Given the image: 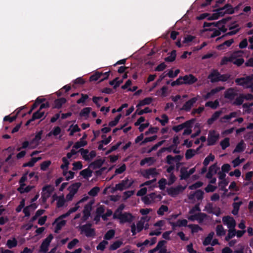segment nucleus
<instances>
[{
    "label": "nucleus",
    "instance_id": "obj_1",
    "mask_svg": "<svg viewBox=\"0 0 253 253\" xmlns=\"http://www.w3.org/2000/svg\"><path fill=\"white\" fill-rule=\"evenodd\" d=\"M113 218L120 220L121 224H124L126 222L131 223L134 219V216L130 212H124L123 213H114L113 214Z\"/></svg>",
    "mask_w": 253,
    "mask_h": 253
},
{
    "label": "nucleus",
    "instance_id": "obj_2",
    "mask_svg": "<svg viewBox=\"0 0 253 253\" xmlns=\"http://www.w3.org/2000/svg\"><path fill=\"white\" fill-rule=\"evenodd\" d=\"M235 82L238 85L246 87L253 82V74L246 76L245 77L236 78L235 80Z\"/></svg>",
    "mask_w": 253,
    "mask_h": 253
},
{
    "label": "nucleus",
    "instance_id": "obj_3",
    "mask_svg": "<svg viewBox=\"0 0 253 253\" xmlns=\"http://www.w3.org/2000/svg\"><path fill=\"white\" fill-rule=\"evenodd\" d=\"M91 224L88 223L80 227L81 231L84 232L87 237H93L95 235V229L91 228Z\"/></svg>",
    "mask_w": 253,
    "mask_h": 253
},
{
    "label": "nucleus",
    "instance_id": "obj_4",
    "mask_svg": "<svg viewBox=\"0 0 253 253\" xmlns=\"http://www.w3.org/2000/svg\"><path fill=\"white\" fill-rule=\"evenodd\" d=\"M54 190V188L51 185H46L43 187L42 198L43 202H46L47 199L50 197Z\"/></svg>",
    "mask_w": 253,
    "mask_h": 253
},
{
    "label": "nucleus",
    "instance_id": "obj_5",
    "mask_svg": "<svg viewBox=\"0 0 253 253\" xmlns=\"http://www.w3.org/2000/svg\"><path fill=\"white\" fill-rule=\"evenodd\" d=\"M243 53L242 50H238L234 52L229 57H224L221 61V65L227 64L228 62H232L233 60L235 59L237 57L241 56Z\"/></svg>",
    "mask_w": 253,
    "mask_h": 253
},
{
    "label": "nucleus",
    "instance_id": "obj_6",
    "mask_svg": "<svg viewBox=\"0 0 253 253\" xmlns=\"http://www.w3.org/2000/svg\"><path fill=\"white\" fill-rule=\"evenodd\" d=\"M186 188V186H182L178 185L175 187H170L168 189L167 192L169 195L172 197H174L181 192H182Z\"/></svg>",
    "mask_w": 253,
    "mask_h": 253
},
{
    "label": "nucleus",
    "instance_id": "obj_7",
    "mask_svg": "<svg viewBox=\"0 0 253 253\" xmlns=\"http://www.w3.org/2000/svg\"><path fill=\"white\" fill-rule=\"evenodd\" d=\"M53 238V235L50 234L42 241L40 246V251L41 252L46 253L48 251V247Z\"/></svg>",
    "mask_w": 253,
    "mask_h": 253
},
{
    "label": "nucleus",
    "instance_id": "obj_8",
    "mask_svg": "<svg viewBox=\"0 0 253 253\" xmlns=\"http://www.w3.org/2000/svg\"><path fill=\"white\" fill-rule=\"evenodd\" d=\"M132 184L133 181H129L128 178H126L118 184H116V189H119V191H123L124 189L129 188Z\"/></svg>",
    "mask_w": 253,
    "mask_h": 253
},
{
    "label": "nucleus",
    "instance_id": "obj_9",
    "mask_svg": "<svg viewBox=\"0 0 253 253\" xmlns=\"http://www.w3.org/2000/svg\"><path fill=\"white\" fill-rule=\"evenodd\" d=\"M222 221L224 225H226L228 228H235L236 222L234 218L227 215L223 217Z\"/></svg>",
    "mask_w": 253,
    "mask_h": 253
},
{
    "label": "nucleus",
    "instance_id": "obj_10",
    "mask_svg": "<svg viewBox=\"0 0 253 253\" xmlns=\"http://www.w3.org/2000/svg\"><path fill=\"white\" fill-rule=\"evenodd\" d=\"M92 204L93 202H90L84 206L83 211V216L82 217V220L83 221H85L87 220L90 216V212L92 210Z\"/></svg>",
    "mask_w": 253,
    "mask_h": 253
},
{
    "label": "nucleus",
    "instance_id": "obj_11",
    "mask_svg": "<svg viewBox=\"0 0 253 253\" xmlns=\"http://www.w3.org/2000/svg\"><path fill=\"white\" fill-rule=\"evenodd\" d=\"M198 98L197 97H193L186 101L183 105L181 110H184L186 112H189L191 108L193 106L194 104L197 102Z\"/></svg>",
    "mask_w": 253,
    "mask_h": 253
},
{
    "label": "nucleus",
    "instance_id": "obj_12",
    "mask_svg": "<svg viewBox=\"0 0 253 253\" xmlns=\"http://www.w3.org/2000/svg\"><path fill=\"white\" fill-rule=\"evenodd\" d=\"M144 222L142 221H139L137 224L136 226L134 223H133L131 225V232L133 236H134L136 234V230H137V232H141L144 228Z\"/></svg>",
    "mask_w": 253,
    "mask_h": 253
},
{
    "label": "nucleus",
    "instance_id": "obj_13",
    "mask_svg": "<svg viewBox=\"0 0 253 253\" xmlns=\"http://www.w3.org/2000/svg\"><path fill=\"white\" fill-rule=\"evenodd\" d=\"M230 19V17L223 18L222 19L216 22H205L203 24V27L206 28L208 27L209 28H211V27L213 26V27H218V24H225L227 21H228Z\"/></svg>",
    "mask_w": 253,
    "mask_h": 253
},
{
    "label": "nucleus",
    "instance_id": "obj_14",
    "mask_svg": "<svg viewBox=\"0 0 253 253\" xmlns=\"http://www.w3.org/2000/svg\"><path fill=\"white\" fill-rule=\"evenodd\" d=\"M183 84H192L197 81V79L192 74H189L182 77Z\"/></svg>",
    "mask_w": 253,
    "mask_h": 253
},
{
    "label": "nucleus",
    "instance_id": "obj_15",
    "mask_svg": "<svg viewBox=\"0 0 253 253\" xmlns=\"http://www.w3.org/2000/svg\"><path fill=\"white\" fill-rule=\"evenodd\" d=\"M229 29L230 30H231V31L225 33L224 35H223L221 37L218 38L216 39V41L222 39V38H223L226 36L234 35L236 34L240 30V28H239L238 24H236L234 26L229 27Z\"/></svg>",
    "mask_w": 253,
    "mask_h": 253
},
{
    "label": "nucleus",
    "instance_id": "obj_16",
    "mask_svg": "<svg viewBox=\"0 0 253 253\" xmlns=\"http://www.w3.org/2000/svg\"><path fill=\"white\" fill-rule=\"evenodd\" d=\"M237 95V93L235 89L233 87H230L227 89L224 93V97L225 98L233 100L235 96Z\"/></svg>",
    "mask_w": 253,
    "mask_h": 253
},
{
    "label": "nucleus",
    "instance_id": "obj_17",
    "mask_svg": "<svg viewBox=\"0 0 253 253\" xmlns=\"http://www.w3.org/2000/svg\"><path fill=\"white\" fill-rule=\"evenodd\" d=\"M220 73L216 69H213L211 71L210 74L208 76V79L210 80L212 83L218 82V81H214L219 79Z\"/></svg>",
    "mask_w": 253,
    "mask_h": 253
},
{
    "label": "nucleus",
    "instance_id": "obj_18",
    "mask_svg": "<svg viewBox=\"0 0 253 253\" xmlns=\"http://www.w3.org/2000/svg\"><path fill=\"white\" fill-rule=\"evenodd\" d=\"M222 112L221 111H217L215 112L211 116V118L208 119L207 123L209 125H212L214 121L217 120L219 116L221 115Z\"/></svg>",
    "mask_w": 253,
    "mask_h": 253
},
{
    "label": "nucleus",
    "instance_id": "obj_19",
    "mask_svg": "<svg viewBox=\"0 0 253 253\" xmlns=\"http://www.w3.org/2000/svg\"><path fill=\"white\" fill-rule=\"evenodd\" d=\"M158 173L156 172V169L155 168H150L149 169H146L144 171V172L143 174V176L145 178L149 179L150 175L155 176Z\"/></svg>",
    "mask_w": 253,
    "mask_h": 253
},
{
    "label": "nucleus",
    "instance_id": "obj_20",
    "mask_svg": "<svg viewBox=\"0 0 253 253\" xmlns=\"http://www.w3.org/2000/svg\"><path fill=\"white\" fill-rule=\"evenodd\" d=\"M104 163V160L101 159H97L95 160L94 162H92L89 167L92 168L93 169H96L100 168Z\"/></svg>",
    "mask_w": 253,
    "mask_h": 253
},
{
    "label": "nucleus",
    "instance_id": "obj_21",
    "mask_svg": "<svg viewBox=\"0 0 253 253\" xmlns=\"http://www.w3.org/2000/svg\"><path fill=\"white\" fill-rule=\"evenodd\" d=\"M190 121H186L184 123L177 126H175L172 127V130L176 132H178L185 128V127H188L189 126Z\"/></svg>",
    "mask_w": 253,
    "mask_h": 253
},
{
    "label": "nucleus",
    "instance_id": "obj_22",
    "mask_svg": "<svg viewBox=\"0 0 253 253\" xmlns=\"http://www.w3.org/2000/svg\"><path fill=\"white\" fill-rule=\"evenodd\" d=\"M81 186V183L80 182H76L70 186V193H72L71 198H73L74 195L78 192Z\"/></svg>",
    "mask_w": 253,
    "mask_h": 253
},
{
    "label": "nucleus",
    "instance_id": "obj_23",
    "mask_svg": "<svg viewBox=\"0 0 253 253\" xmlns=\"http://www.w3.org/2000/svg\"><path fill=\"white\" fill-rule=\"evenodd\" d=\"M218 138V135H216L214 134H209L208 138V145H213Z\"/></svg>",
    "mask_w": 253,
    "mask_h": 253
},
{
    "label": "nucleus",
    "instance_id": "obj_24",
    "mask_svg": "<svg viewBox=\"0 0 253 253\" xmlns=\"http://www.w3.org/2000/svg\"><path fill=\"white\" fill-rule=\"evenodd\" d=\"M153 101L152 97H146L142 100H140L138 104L136 105V107H140L146 105H149Z\"/></svg>",
    "mask_w": 253,
    "mask_h": 253
},
{
    "label": "nucleus",
    "instance_id": "obj_25",
    "mask_svg": "<svg viewBox=\"0 0 253 253\" xmlns=\"http://www.w3.org/2000/svg\"><path fill=\"white\" fill-rule=\"evenodd\" d=\"M66 99L63 97L57 99L54 101V108L60 109L61 108L63 104L66 103Z\"/></svg>",
    "mask_w": 253,
    "mask_h": 253
},
{
    "label": "nucleus",
    "instance_id": "obj_26",
    "mask_svg": "<svg viewBox=\"0 0 253 253\" xmlns=\"http://www.w3.org/2000/svg\"><path fill=\"white\" fill-rule=\"evenodd\" d=\"M220 10H225V13L227 14L234 13V8L229 3L226 4L223 7L220 8Z\"/></svg>",
    "mask_w": 253,
    "mask_h": 253
},
{
    "label": "nucleus",
    "instance_id": "obj_27",
    "mask_svg": "<svg viewBox=\"0 0 253 253\" xmlns=\"http://www.w3.org/2000/svg\"><path fill=\"white\" fill-rule=\"evenodd\" d=\"M180 177L181 180H183V179L186 180L187 178H188L189 177V176H190L188 171L187 170V168H186L185 167H182L180 169Z\"/></svg>",
    "mask_w": 253,
    "mask_h": 253
},
{
    "label": "nucleus",
    "instance_id": "obj_28",
    "mask_svg": "<svg viewBox=\"0 0 253 253\" xmlns=\"http://www.w3.org/2000/svg\"><path fill=\"white\" fill-rule=\"evenodd\" d=\"M245 149V145L243 141V140H241L238 144L236 145L234 150V153H241L243 152Z\"/></svg>",
    "mask_w": 253,
    "mask_h": 253
},
{
    "label": "nucleus",
    "instance_id": "obj_29",
    "mask_svg": "<svg viewBox=\"0 0 253 253\" xmlns=\"http://www.w3.org/2000/svg\"><path fill=\"white\" fill-rule=\"evenodd\" d=\"M236 234V230L235 228H229L228 231L227 235L225 237V240L226 241H229L232 238H233Z\"/></svg>",
    "mask_w": 253,
    "mask_h": 253
},
{
    "label": "nucleus",
    "instance_id": "obj_30",
    "mask_svg": "<svg viewBox=\"0 0 253 253\" xmlns=\"http://www.w3.org/2000/svg\"><path fill=\"white\" fill-rule=\"evenodd\" d=\"M243 204V202L242 201H240L238 202H234L233 203L232 206L233 207V210L232 211V213L235 215H237L240 209V207Z\"/></svg>",
    "mask_w": 253,
    "mask_h": 253
},
{
    "label": "nucleus",
    "instance_id": "obj_31",
    "mask_svg": "<svg viewBox=\"0 0 253 253\" xmlns=\"http://www.w3.org/2000/svg\"><path fill=\"white\" fill-rule=\"evenodd\" d=\"M234 40L233 39H230L229 40L226 41L223 43L218 45L217 46V49L218 50H223L225 48V46L229 47L231 45V44L233 43Z\"/></svg>",
    "mask_w": 253,
    "mask_h": 253
},
{
    "label": "nucleus",
    "instance_id": "obj_32",
    "mask_svg": "<svg viewBox=\"0 0 253 253\" xmlns=\"http://www.w3.org/2000/svg\"><path fill=\"white\" fill-rule=\"evenodd\" d=\"M41 159V157H34L32 158L30 161L27 163H24L23 165V167H32L34 166L35 164Z\"/></svg>",
    "mask_w": 253,
    "mask_h": 253
},
{
    "label": "nucleus",
    "instance_id": "obj_33",
    "mask_svg": "<svg viewBox=\"0 0 253 253\" xmlns=\"http://www.w3.org/2000/svg\"><path fill=\"white\" fill-rule=\"evenodd\" d=\"M219 105V102L217 100L214 101H209L206 103L205 106L209 107L212 109H216Z\"/></svg>",
    "mask_w": 253,
    "mask_h": 253
},
{
    "label": "nucleus",
    "instance_id": "obj_34",
    "mask_svg": "<svg viewBox=\"0 0 253 253\" xmlns=\"http://www.w3.org/2000/svg\"><path fill=\"white\" fill-rule=\"evenodd\" d=\"M92 170L87 168L81 171L80 174L84 178H88L92 176Z\"/></svg>",
    "mask_w": 253,
    "mask_h": 253
},
{
    "label": "nucleus",
    "instance_id": "obj_35",
    "mask_svg": "<svg viewBox=\"0 0 253 253\" xmlns=\"http://www.w3.org/2000/svg\"><path fill=\"white\" fill-rule=\"evenodd\" d=\"M216 233L217 236H222L225 235L226 231L222 225H217L216 227Z\"/></svg>",
    "mask_w": 253,
    "mask_h": 253
},
{
    "label": "nucleus",
    "instance_id": "obj_36",
    "mask_svg": "<svg viewBox=\"0 0 253 253\" xmlns=\"http://www.w3.org/2000/svg\"><path fill=\"white\" fill-rule=\"evenodd\" d=\"M44 111L38 110L33 114L32 120L35 121L36 119H41L44 116Z\"/></svg>",
    "mask_w": 253,
    "mask_h": 253
},
{
    "label": "nucleus",
    "instance_id": "obj_37",
    "mask_svg": "<svg viewBox=\"0 0 253 253\" xmlns=\"http://www.w3.org/2000/svg\"><path fill=\"white\" fill-rule=\"evenodd\" d=\"M123 242L121 241H116L111 244L109 247V250L110 251H114L119 248L122 245Z\"/></svg>",
    "mask_w": 253,
    "mask_h": 253
},
{
    "label": "nucleus",
    "instance_id": "obj_38",
    "mask_svg": "<svg viewBox=\"0 0 253 253\" xmlns=\"http://www.w3.org/2000/svg\"><path fill=\"white\" fill-rule=\"evenodd\" d=\"M91 110V108L90 107H85L83 108L80 113V116L81 117L87 118Z\"/></svg>",
    "mask_w": 253,
    "mask_h": 253
},
{
    "label": "nucleus",
    "instance_id": "obj_39",
    "mask_svg": "<svg viewBox=\"0 0 253 253\" xmlns=\"http://www.w3.org/2000/svg\"><path fill=\"white\" fill-rule=\"evenodd\" d=\"M102 73L99 72H95L93 75L89 77L90 82L96 81L102 77Z\"/></svg>",
    "mask_w": 253,
    "mask_h": 253
},
{
    "label": "nucleus",
    "instance_id": "obj_40",
    "mask_svg": "<svg viewBox=\"0 0 253 253\" xmlns=\"http://www.w3.org/2000/svg\"><path fill=\"white\" fill-rule=\"evenodd\" d=\"M60 221L56 222V225L55 228V232L58 233L59 231H60L62 228L65 225L66 223V221L65 220H60Z\"/></svg>",
    "mask_w": 253,
    "mask_h": 253
},
{
    "label": "nucleus",
    "instance_id": "obj_41",
    "mask_svg": "<svg viewBox=\"0 0 253 253\" xmlns=\"http://www.w3.org/2000/svg\"><path fill=\"white\" fill-rule=\"evenodd\" d=\"M196 154V151L194 149H188L185 153V159L189 160L191 159Z\"/></svg>",
    "mask_w": 253,
    "mask_h": 253
},
{
    "label": "nucleus",
    "instance_id": "obj_42",
    "mask_svg": "<svg viewBox=\"0 0 253 253\" xmlns=\"http://www.w3.org/2000/svg\"><path fill=\"white\" fill-rule=\"evenodd\" d=\"M21 109H21L19 110L18 111H17V112L15 114V115H14V116H13L12 117H10V116H5L4 117V118H3V121H8L10 123H11V122H13L17 118V117L18 115L19 114V113L21 111Z\"/></svg>",
    "mask_w": 253,
    "mask_h": 253
},
{
    "label": "nucleus",
    "instance_id": "obj_43",
    "mask_svg": "<svg viewBox=\"0 0 253 253\" xmlns=\"http://www.w3.org/2000/svg\"><path fill=\"white\" fill-rule=\"evenodd\" d=\"M161 117L163 119H160L159 117H157L156 120L158 121L163 126H164L167 123H168L169 118L166 114H163L161 116Z\"/></svg>",
    "mask_w": 253,
    "mask_h": 253
},
{
    "label": "nucleus",
    "instance_id": "obj_44",
    "mask_svg": "<svg viewBox=\"0 0 253 253\" xmlns=\"http://www.w3.org/2000/svg\"><path fill=\"white\" fill-rule=\"evenodd\" d=\"M188 227L191 229L192 233L198 232L199 231L203 230L202 228L197 224H189Z\"/></svg>",
    "mask_w": 253,
    "mask_h": 253
},
{
    "label": "nucleus",
    "instance_id": "obj_45",
    "mask_svg": "<svg viewBox=\"0 0 253 253\" xmlns=\"http://www.w3.org/2000/svg\"><path fill=\"white\" fill-rule=\"evenodd\" d=\"M188 121H190L189 126L188 127H185V129H184V132L183 133V135H189L192 132L191 127H192V124L194 121V120L191 119L188 120Z\"/></svg>",
    "mask_w": 253,
    "mask_h": 253
},
{
    "label": "nucleus",
    "instance_id": "obj_46",
    "mask_svg": "<svg viewBox=\"0 0 253 253\" xmlns=\"http://www.w3.org/2000/svg\"><path fill=\"white\" fill-rule=\"evenodd\" d=\"M176 56V51L173 50L170 52L169 55L165 58V61L166 62H173L175 60Z\"/></svg>",
    "mask_w": 253,
    "mask_h": 253
},
{
    "label": "nucleus",
    "instance_id": "obj_47",
    "mask_svg": "<svg viewBox=\"0 0 253 253\" xmlns=\"http://www.w3.org/2000/svg\"><path fill=\"white\" fill-rule=\"evenodd\" d=\"M17 245V241L15 238L12 240L9 239L7 241L6 246L9 249H12L16 247Z\"/></svg>",
    "mask_w": 253,
    "mask_h": 253
},
{
    "label": "nucleus",
    "instance_id": "obj_48",
    "mask_svg": "<svg viewBox=\"0 0 253 253\" xmlns=\"http://www.w3.org/2000/svg\"><path fill=\"white\" fill-rule=\"evenodd\" d=\"M222 149L225 150L230 146V139L228 137L225 138L220 143Z\"/></svg>",
    "mask_w": 253,
    "mask_h": 253
},
{
    "label": "nucleus",
    "instance_id": "obj_49",
    "mask_svg": "<svg viewBox=\"0 0 253 253\" xmlns=\"http://www.w3.org/2000/svg\"><path fill=\"white\" fill-rule=\"evenodd\" d=\"M115 234V232L113 229L108 230L104 235V239L109 240L112 239L114 237Z\"/></svg>",
    "mask_w": 253,
    "mask_h": 253
},
{
    "label": "nucleus",
    "instance_id": "obj_50",
    "mask_svg": "<svg viewBox=\"0 0 253 253\" xmlns=\"http://www.w3.org/2000/svg\"><path fill=\"white\" fill-rule=\"evenodd\" d=\"M122 117L121 114H119L118 115H117L114 119L113 121H110L109 123V126L110 127H113L116 126L118 123H119L121 118Z\"/></svg>",
    "mask_w": 253,
    "mask_h": 253
},
{
    "label": "nucleus",
    "instance_id": "obj_51",
    "mask_svg": "<svg viewBox=\"0 0 253 253\" xmlns=\"http://www.w3.org/2000/svg\"><path fill=\"white\" fill-rule=\"evenodd\" d=\"M99 191V187L95 186L90 190L88 192V194L90 196L95 197L97 195Z\"/></svg>",
    "mask_w": 253,
    "mask_h": 253
},
{
    "label": "nucleus",
    "instance_id": "obj_52",
    "mask_svg": "<svg viewBox=\"0 0 253 253\" xmlns=\"http://www.w3.org/2000/svg\"><path fill=\"white\" fill-rule=\"evenodd\" d=\"M206 31H211L213 32L211 34V38H214L215 37L219 36L221 34L220 31L219 30V29H217L216 28H213V29L208 28V29H206Z\"/></svg>",
    "mask_w": 253,
    "mask_h": 253
},
{
    "label": "nucleus",
    "instance_id": "obj_53",
    "mask_svg": "<svg viewBox=\"0 0 253 253\" xmlns=\"http://www.w3.org/2000/svg\"><path fill=\"white\" fill-rule=\"evenodd\" d=\"M214 159V155L210 154L204 160L203 165L204 166L207 167L211 161H213Z\"/></svg>",
    "mask_w": 253,
    "mask_h": 253
},
{
    "label": "nucleus",
    "instance_id": "obj_54",
    "mask_svg": "<svg viewBox=\"0 0 253 253\" xmlns=\"http://www.w3.org/2000/svg\"><path fill=\"white\" fill-rule=\"evenodd\" d=\"M169 208L166 205H162L157 211V214L159 215H163L165 212L168 211Z\"/></svg>",
    "mask_w": 253,
    "mask_h": 253
},
{
    "label": "nucleus",
    "instance_id": "obj_55",
    "mask_svg": "<svg viewBox=\"0 0 253 253\" xmlns=\"http://www.w3.org/2000/svg\"><path fill=\"white\" fill-rule=\"evenodd\" d=\"M81 97L77 101V103L78 104H84L85 101L88 99V95L86 94L81 93Z\"/></svg>",
    "mask_w": 253,
    "mask_h": 253
},
{
    "label": "nucleus",
    "instance_id": "obj_56",
    "mask_svg": "<svg viewBox=\"0 0 253 253\" xmlns=\"http://www.w3.org/2000/svg\"><path fill=\"white\" fill-rule=\"evenodd\" d=\"M87 142L85 140H82L81 139H80L79 141L75 143L73 146V148L77 149L81 147L85 146Z\"/></svg>",
    "mask_w": 253,
    "mask_h": 253
},
{
    "label": "nucleus",
    "instance_id": "obj_57",
    "mask_svg": "<svg viewBox=\"0 0 253 253\" xmlns=\"http://www.w3.org/2000/svg\"><path fill=\"white\" fill-rule=\"evenodd\" d=\"M244 101L243 94H240L238 97H237L234 102V104L238 106L241 105Z\"/></svg>",
    "mask_w": 253,
    "mask_h": 253
},
{
    "label": "nucleus",
    "instance_id": "obj_58",
    "mask_svg": "<svg viewBox=\"0 0 253 253\" xmlns=\"http://www.w3.org/2000/svg\"><path fill=\"white\" fill-rule=\"evenodd\" d=\"M108 242L107 241L103 240L99 243L96 247V249L97 250L103 251L105 249L106 246L108 245Z\"/></svg>",
    "mask_w": 253,
    "mask_h": 253
},
{
    "label": "nucleus",
    "instance_id": "obj_59",
    "mask_svg": "<svg viewBox=\"0 0 253 253\" xmlns=\"http://www.w3.org/2000/svg\"><path fill=\"white\" fill-rule=\"evenodd\" d=\"M79 151L81 152V155L85 161L89 160V156L87 155V154L88 153V150L87 149L81 148L80 149Z\"/></svg>",
    "mask_w": 253,
    "mask_h": 253
},
{
    "label": "nucleus",
    "instance_id": "obj_60",
    "mask_svg": "<svg viewBox=\"0 0 253 253\" xmlns=\"http://www.w3.org/2000/svg\"><path fill=\"white\" fill-rule=\"evenodd\" d=\"M231 76L229 74H220L219 75V79L217 80H215L214 81H221V82H226L230 78Z\"/></svg>",
    "mask_w": 253,
    "mask_h": 253
},
{
    "label": "nucleus",
    "instance_id": "obj_61",
    "mask_svg": "<svg viewBox=\"0 0 253 253\" xmlns=\"http://www.w3.org/2000/svg\"><path fill=\"white\" fill-rule=\"evenodd\" d=\"M157 138V136L156 135H155L154 136H151V137H146L140 143L141 145H144L147 142H152L154 140H156Z\"/></svg>",
    "mask_w": 253,
    "mask_h": 253
},
{
    "label": "nucleus",
    "instance_id": "obj_62",
    "mask_svg": "<svg viewBox=\"0 0 253 253\" xmlns=\"http://www.w3.org/2000/svg\"><path fill=\"white\" fill-rule=\"evenodd\" d=\"M203 185V183L201 181H197L195 182V183L190 185L188 187V188L190 190H194L198 188H200L202 187Z\"/></svg>",
    "mask_w": 253,
    "mask_h": 253
},
{
    "label": "nucleus",
    "instance_id": "obj_63",
    "mask_svg": "<svg viewBox=\"0 0 253 253\" xmlns=\"http://www.w3.org/2000/svg\"><path fill=\"white\" fill-rule=\"evenodd\" d=\"M65 203V200L63 196H59L57 202L56 207L58 208L62 207Z\"/></svg>",
    "mask_w": 253,
    "mask_h": 253
},
{
    "label": "nucleus",
    "instance_id": "obj_64",
    "mask_svg": "<svg viewBox=\"0 0 253 253\" xmlns=\"http://www.w3.org/2000/svg\"><path fill=\"white\" fill-rule=\"evenodd\" d=\"M195 197L198 200H201L204 198V193L202 190H197L195 192Z\"/></svg>",
    "mask_w": 253,
    "mask_h": 253
}]
</instances>
